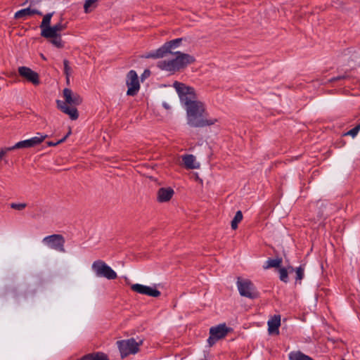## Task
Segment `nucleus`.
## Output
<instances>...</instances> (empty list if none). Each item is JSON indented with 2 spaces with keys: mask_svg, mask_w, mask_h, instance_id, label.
<instances>
[{
  "mask_svg": "<svg viewBox=\"0 0 360 360\" xmlns=\"http://www.w3.org/2000/svg\"><path fill=\"white\" fill-rule=\"evenodd\" d=\"M173 87L175 89L179 97L180 102L184 108L198 101L195 90L192 87L179 82H174Z\"/></svg>",
  "mask_w": 360,
  "mask_h": 360,
  "instance_id": "obj_4",
  "label": "nucleus"
},
{
  "mask_svg": "<svg viewBox=\"0 0 360 360\" xmlns=\"http://www.w3.org/2000/svg\"><path fill=\"white\" fill-rule=\"evenodd\" d=\"M66 24L58 22L53 26H49L41 31V35L44 37H50L60 34V32L66 28Z\"/></svg>",
  "mask_w": 360,
  "mask_h": 360,
  "instance_id": "obj_15",
  "label": "nucleus"
},
{
  "mask_svg": "<svg viewBox=\"0 0 360 360\" xmlns=\"http://www.w3.org/2000/svg\"><path fill=\"white\" fill-rule=\"evenodd\" d=\"M53 16V13H47L43 18L42 22L40 25V28L41 30L49 27L50 26L51 20Z\"/></svg>",
  "mask_w": 360,
  "mask_h": 360,
  "instance_id": "obj_24",
  "label": "nucleus"
},
{
  "mask_svg": "<svg viewBox=\"0 0 360 360\" xmlns=\"http://www.w3.org/2000/svg\"><path fill=\"white\" fill-rule=\"evenodd\" d=\"M360 130V124L356 125L355 127L349 130L346 134L349 135L352 137H355Z\"/></svg>",
  "mask_w": 360,
  "mask_h": 360,
  "instance_id": "obj_29",
  "label": "nucleus"
},
{
  "mask_svg": "<svg viewBox=\"0 0 360 360\" xmlns=\"http://www.w3.org/2000/svg\"><path fill=\"white\" fill-rule=\"evenodd\" d=\"M63 65H64V73L65 76H70L72 74V68L69 65V62L68 60H63Z\"/></svg>",
  "mask_w": 360,
  "mask_h": 360,
  "instance_id": "obj_28",
  "label": "nucleus"
},
{
  "mask_svg": "<svg viewBox=\"0 0 360 360\" xmlns=\"http://www.w3.org/2000/svg\"><path fill=\"white\" fill-rule=\"evenodd\" d=\"M46 137V135L38 134L36 136L16 143L14 146H11V148L18 149L32 148L41 143Z\"/></svg>",
  "mask_w": 360,
  "mask_h": 360,
  "instance_id": "obj_13",
  "label": "nucleus"
},
{
  "mask_svg": "<svg viewBox=\"0 0 360 360\" xmlns=\"http://www.w3.org/2000/svg\"><path fill=\"white\" fill-rule=\"evenodd\" d=\"M70 134H71V131L70 130L65 137L67 138Z\"/></svg>",
  "mask_w": 360,
  "mask_h": 360,
  "instance_id": "obj_37",
  "label": "nucleus"
},
{
  "mask_svg": "<svg viewBox=\"0 0 360 360\" xmlns=\"http://www.w3.org/2000/svg\"><path fill=\"white\" fill-rule=\"evenodd\" d=\"M34 14L42 15V13L38 10L29 7L17 11L15 13V18H26L27 17L33 15Z\"/></svg>",
  "mask_w": 360,
  "mask_h": 360,
  "instance_id": "obj_19",
  "label": "nucleus"
},
{
  "mask_svg": "<svg viewBox=\"0 0 360 360\" xmlns=\"http://www.w3.org/2000/svg\"><path fill=\"white\" fill-rule=\"evenodd\" d=\"M242 219H243V214H242L241 211H238L236 213L235 217H233V219L231 221V228L233 229H236L238 227V224L241 221Z\"/></svg>",
  "mask_w": 360,
  "mask_h": 360,
  "instance_id": "obj_25",
  "label": "nucleus"
},
{
  "mask_svg": "<svg viewBox=\"0 0 360 360\" xmlns=\"http://www.w3.org/2000/svg\"><path fill=\"white\" fill-rule=\"evenodd\" d=\"M352 60H356V59H357V54L356 53H354L353 54L352 56Z\"/></svg>",
  "mask_w": 360,
  "mask_h": 360,
  "instance_id": "obj_35",
  "label": "nucleus"
},
{
  "mask_svg": "<svg viewBox=\"0 0 360 360\" xmlns=\"http://www.w3.org/2000/svg\"><path fill=\"white\" fill-rule=\"evenodd\" d=\"M131 289L137 293L153 297H158L160 295V292L155 286L152 287L136 283L131 285Z\"/></svg>",
  "mask_w": 360,
  "mask_h": 360,
  "instance_id": "obj_12",
  "label": "nucleus"
},
{
  "mask_svg": "<svg viewBox=\"0 0 360 360\" xmlns=\"http://www.w3.org/2000/svg\"><path fill=\"white\" fill-rule=\"evenodd\" d=\"M41 57H42V58H43L44 60H45V59H46L43 55L41 56Z\"/></svg>",
  "mask_w": 360,
  "mask_h": 360,
  "instance_id": "obj_38",
  "label": "nucleus"
},
{
  "mask_svg": "<svg viewBox=\"0 0 360 360\" xmlns=\"http://www.w3.org/2000/svg\"><path fill=\"white\" fill-rule=\"evenodd\" d=\"M77 360H108L107 355L103 352L89 354Z\"/></svg>",
  "mask_w": 360,
  "mask_h": 360,
  "instance_id": "obj_20",
  "label": "nucleus"
},
{
  "mask_svg": "<svg viewBox=\"0 0 360 360\" xmlns=\"http://www.w3.org/2000/svg\"><path fill=\"white\" fill-rule=\"evenodd\" d=\"M26 205L25 203H13L11 204V207L13 209H16L18 210H21L25 207Z\"/></svg>",
  "mask_w": 360,
  "mask_h": 360,
  "instance_id": "obj_31",
  "label": "nucleus"
},
{
  "mask_svg": "<svg viewBox=\"0 0 360 360\" xmlns=\"http://www.w3.org/2000/svg\"><path fill=\"white\" fill-rule=\"evenodd\" d=\"M182 160L187 169H198L200 166V163L196 161L195 157L191 154L183 155Z\"/></svg>",
  "mask_w": 360,
  "mask_h": 360,
  "instance_id": "obj_18",
  "label": "nucleus"
},
{
  "mask_svg": "<svg viewBox=\"0 0 360 360\" xmlns=\"http://www.w3.org/2000/svg\"><path fill=\"white\" fill-rule=\"evenodd\" d=\"M150 75V72L148 70H146L141 75V80H144L145 79L148 78Z\"/></svg>",
  "mask_w": 360,
  "mask_h": 360,
  "instance_id": "obj_32",
  "label": "nucleus"
},
{
  "mask_svg": "<svg viewBox=\"0 0 360 360\" xmlns=\"http://www.w3.org/2000/svg\"><path fill=\"white\" fill-rule=\"evenodd\" d=\"M289 360H314L300 351L291 352L288 354Z\"/></svg>",
  "mask_w": 360,
  "mask_h": 360,
  "instance_id": "obj_21",
  "label": "nucleus"
},
{
  "mask_svg": "<svg viewBox=\"0 0 360 360\" xmlns=\"http://www.w3.org/2000/svg\"><path fill=\"white\" fill-rule=\"evenodd\" d=\"M162 106L166 109V110H170L171 109V106L170 105L167 103V102H163L162 103Z\"/></svg>",
  "mask_w": 360,
  "mask_h": 360,
  "instance_id": "obj_34",
  "label": "nucleus"
},
{
  "mask_svg": "<svg viewBox=\"0 0 360 360\" xmlns=\"http://www.w3.org/2000/svg\"><path fill=\"white\" fill-rule=\"evenodd\" d=\"M66 139V137H64L62 139L59 140L58 141H57L56 143H54V142H49L48 143V145L50 146H55L60 143H63L65 140Z\"/></svg>",
  "mask_w": 360,
  "mask_h": 360,
  "instance_id": "obj_33",
  "label": "nucleus"
},
{
  "mask_svg": "<svg viewBox=\"0 0 360 360\" xmlns=\"http://www.w3.org/2000/svg\"><path fill=\"white\" fill-rule=\"evenodd\" d=\"M65 238L62 235L53 234L46 236L42 240V243L49 248L60 252H65Z\"/></svg>",
  "mask_w": 360,
  "mask_h": 360,
  "instance_id": "obj_7",
  "label": "nucleus"
},
{
  "mask_svg": "<svg viewBox=\"0 0 360 360\" xmlns=\"http://www.w3.org/2000/svg\"><path fill=\"white\" fill-rule=\"evenodd\" d=\"M174 194V191L171 187L160 188L157 192V200L161 203L168 202Z\"/></svg>",
  "mask_w": 360,
  "mask_h": 360,
  "instance_id": "obj_16",
  "label": "nucleus"
},
{
  "mask_svg": "<svg viewBox=\"0 0 360 360\" xmlns=\"http://www.w3.org/2000/svg\"><path fill=\"white\" fill-rule=\"evenodd\" d=\"M181 39H176L174 40H172L167 43H165L162 47L158 49V50L150 53L146 58H163L167 56V53H171V50L173 48H176L179 46Z\"/></svg>",
  "mask_w": 360,
  "mask_h": 360,
  "instance_id": "obj_10",
  "label": "nucleus"
},
{
  "mask_svg": "<svg viewBox=\"0 0 360 360\" xmlns=\"http://www.w3.org/2000/svg\"><path fill=\"white\" fill-rule=\"evenodd\" d=\"M268 331L270 334L276 333L278 334V328L281 325V317L280 316L275 315L271 318L268 322Z\"/></svg>",
  "mask_w": 360,
  "mask_h": 360,
  "instance_id": "obj_17",
  "label": "nucleus"
},
{
  "mask_svg": "<svg viewBox=\"0 0 360 360\" xmlns=\"http://www.w3.org/2000/svg\"><path fill=\"white\" fill-rule=\"evenodd\" d=\"M96 6V0H86L84 8L85 13L91 11Z\"/></svg>",
  "mask_w": 360,
  "mask_h": 360,
  "instance_id": "obj_26",
  "label": "nucleus"
},
{
  "mask_svg": "<svg viewBox=\"0 0 360 360\" xmlns=\"http://www.w3.org/2000/svg\"><path fill=\"white\" fill-rule=\"evenodd\" d=\"M70 76H66V82L68 84H69V82H70Z\"/></svg>",
  "mask_w": 360,
  "mask_h": 360,
  "instance_id": "obj_36",
  "label": "nucleus"
},
{
  "mask_svg": "<svg viewBox=\"0 0 360 360\" xmlns=\"http://www.w3.org/2000/svg\"><path fill=\"white\" fill-rule=\"evenodd\" d=\"M91 269L98 277H103L109 280L117 278V273L105 262L98 259L93 262Z\"/></svg>",
  "mask_w": 360,
  "mask_h": 360,
  "instance_id": "obj_5",
  "label": "nucleus"
},
{
  "mask_svg": "<svg viewBox=\"0 0 360 360\" xmlns=\"http://www.w3.org/2000/svg\"><path fill=\"white\" fill-rule=\"evenodd\" d=\"M194 61V58L189 54L179 51L171 53V56L160 60L158 67L162 70L174 72L184 68Z\"/></svg>",
  "mask_w": 360,
  "mask_h": 360,
  "instance_id": "obj_3",
  "label": "nucleus"
},
{
  "mask_svg": "<svg viewBox=\"0 0 360 360\" xmlns=\"http://www.w3.org/2000/svg\"><path fill=\"white\" fill-rule=\"evenodd\" d=\"M126 84L128 87L127 91V94L128 96H134L139 91L140 84L139 77L134 70H130L128 72L127 75Z\"/></svg>",
  "mask_w": 360,
  "mask_h": 360,
  "instance_id": "obj_11",
  "label": "nucleus"
},
{
  "mask_svg": "<svg viewBox=\"0 0 360 360\" xmlns=\"http://www.w3.org/2000/svg\"><path fill=\"white\" fill-rule=\"evenodd\" d=\"M279 277L282 281H283L285 283L288 282V272L285 269L281 268L279 269Z\"/></svg>",
  "mask_w": 360,
  "mask_h": 360,
  "instance_id": "obj_27",
  "label": "nucleus"
},
{
  "mask_svg": "<svg viewBox=\"0 0 360 360\" xmlns=\"http://www.w3.org/2000/svg\"><path fill=\"white\" fill-rule=\"evenodd\" d=\"M46 38L49 39L50 42L57 48H62L63 46V42L61 39L60 34Z\"/></svg>",
  "mask_w": 360,
  "mask_h": 360,
  "instance_id": "obj_23",
  "label": "nucleus"
},
{
  "mask_svg": "<svg viewBox=\"0 0 360 360\" xmlns=\"http://www.w3.org/2000/svg\"><path fill=\"white\" fill-rule=\"evenodd\" d=\"M282 262V259L279 258L269 259L264 266V269H269L271 267H278Z\"/></svg>",
  "mask_w": 360,
  "mask_h": 360,
  "instance_id": "obj_22",
  "label": "nucleus"
},
{
  "mask_svg": "<svg viewBox=\"0 0 360 360\" xmlns=\"http://www.w3.org/2000/svg\"><path fill=\"white\" fill-rule=\"evenodd\" d=\"M120 349L122 358L129 354H135L138 352L139 346L142 344V340L136 341L134 338L123 340L117 342Z\"/></svg>",
  "mask_w": 360,
  "mask_h": 360,
  "instance_id": "obj_6",
  "label": "nucleus"
},
{
  "mask_svg": "<svg viewBox=\"0 0 360 360\" xmlns=\"http://www.w3.org/2000/svg\"><path fill=\"white\" fill-rule=\"evenodd\" d=\"M236 285L241 296L250 299H254L257 297V292L250 281L238 278Z\"/></svg>",
  "mask_w": 360,
  "mask_h": 360,
  "instance_id": "obj_8",
  "label": "nucleus"
},
{
  "mask_svg": "<svg viewBox=\"0 0 360 360\" xmlns=\"http://www.w3.org/2000/svg\"><path fill=\"white\" fill-rule=\"evenodd\" d=\"M304 268L302 266H299L295 270V272H296V275H297V277H296V279L297 280H302L303 276H304Z\"/></svg>",
  "mask_w": 360,
  "mask_h": 360,
  "instance_id": "obj_30",
  "label": "nucleus"
},
{
  "mask_svg": "<svg viewBox=\"0 0 360 360\" xmlns=\"http://www.w3.org/2000/svg\"><path fill=\"white\" fill-rule=\"evenodd\" d=\"M18 72L20 76L25 78L28 82L34 85H38L40 83L38 73L27 67H20L18 68Z\"/></svg>",
  "mask_w": 360,
  "mask_h": 360,
  "instance_id": "obj_14",
  "label": "nucleus"
},
{
  "mask_svg": "<svg viewBox=\"0 0 360 360\" xmlns=\"http://www.w3.org/2000/svg\"><path fill=\"white\" fill-rule=\"evenodd\" d=\"M230 330L231 329L228 328L225 323H221L217 326L210 328V335L207 340L208 344L210 346L213 345L218 340L224 338Z\"/></svg>",
  "mask_w": 360,
  "mask_h": 360,
  "instance_id": "obj_9",
  "label": "nucleus"
},
{
  "mask_svg": "<svg viewBox=\"0 0 360 360\" xmlns=\"http://www.w3.org/2000/svg\"><path fill=\"white\" fill-rule=\"evenodd\" d=\"M64 101L56 100L57 108L63 113L68 115L72 120H75L79 117L76 106L82 102V97L68 88L63 91Z\"/></svg>",
  "mask_w": 360,
  "mask_h": 360,
  "instance_id": "obj_2",
  "label": "nucleus"
},
{
  "mask_svg": "<svg viewBox=\"0 0 360 360\" xmlns=\"http://www.w3.org/2000/svg\"><path fill=\"white\" fill-rule=\"evenodd\" d=\"M185 110L186 111L187 122L191 127H202L213 124L216 122L215 119L207 117L205 104L200 101L191 103L190 105L185 108Z\"/></svg>",
  "mask_w": 360,
  "mask_h": 360,
  "instance_id": "obj_1",
  "label": "nucleus"
}]
</instances>
